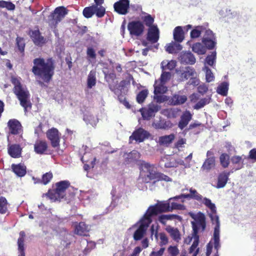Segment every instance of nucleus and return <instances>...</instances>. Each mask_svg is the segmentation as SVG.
<instances>
[{"instance_id": "nucleus-1", "label": "nucleus", "mask_w": 256, "mask_h": 256, "mask_svg": "<svg viewBox=\"0 0 256 256\" xmlns=\"http://www.w3.org/2000/svg\"><path fill=\"white\" fill-rule=\"evenodd\" d=\"M32 71L35 76H39L44 82H48L54 74V62L52 58L44 60L36 58L33 60Z\"/></svg>"}, {"instance_id": "nucleus-2", "label": "nucleus", "mask_w": 256, "mask_h": 256, "mask_svg": "<svg viewBox=\"0 0 256 256\" xmlns=\"http://www.w3.org/2000/svg\"><path fill=\"white\" fill-rule=\"evenodd\" d=\"M12 82L14 85V92L20 101V105L24 108L25 112L27 108H31L30 100V94L27 89L22 87L18 80L15 78H12Z\"/></svg>"}, {"instance_id": "nucleus-3", "label": "nucleus", "mask_w": 256, "mask_h": 256, "mask_svg": "<svg viewBox=\"0 0 256 256\" xmlns=\"http://www.w3.org/2000/svg\"><path fill=\"white\" fill-rule=\"evenodd\" d=\"M152 221L151 218L145 214L138 222L132 226V228H137L133 236L134 239L135 240H139L145 236L147 229Z\"/></svg>"}, {"instance_id": "nucleus-4", "label": "nucleus", "mask_w": 256, "mask_h": 256, "mask_svg": "<svg viewBox=\"0 0 256 256\" xmlns=\"http://www.w3.org/2000/svg\"><path fill=\"white\" fill-rule=\"evenodd\" d=\"M142 168L140 176L144 182H148L152 180H156L160 178V172H157L156 168L154 165L144 162L142 163Z\"/></svg>"}, {"instance_id": "nucleus-5", "label": "nucleus", "mask_w": 256, "mask_h": 256, "mask_svg": "<svg viewBox=\"0 0 256 256\" xmlns=\"http://www.w3.org/2000/svg\"><path fill=\"white\" fill-rule=\"evenodd\" d=\"M70 183L66 180L61 181L56 184L54 192L49 191L46 194L52 201L60 200L66 196V190L70 186Z\"/></svg>"}, {"instance_id": "nucleus-6", "label": "nucleus", "mask_w": 256, "mask_h": 256, "mask_svg": "<svg viewBox=\"0 0 256 256\" xmlns=\"http://www.w3.org/2000/svg\"><path fill=\"white\" fill-rule=\"evenodd\" d=\"M172 200H170V198L166 202H161L155 206H151L146 211L145 214L147 216L150 217L154 215H156L159 212H170V202Z\"/></svg>"}, {"instance_id": "nucleus-7", "label": "nucleus", "mask_w": 256, "mask_h": 256, "mask_svg": "<svg viewBox=\"0 0 256 256\" xmlns=\"http://www.w3.org/2000/svg\"><path fill=\"white\" fill-rule=\"evenodd\" d=\"M160 106L156 102H152L146 108L140 109L142 118L149 120L154 116L160 110Z\"/></svg>"}, {"instance_id": "nucleus-8", "label": "nucleus", "mask_w": 256, "mask_h": 256, "mask_svg": "<svg viewBox=\"0 0 256 256\" xmlns=\"http://www.w3.org/2000/svg\"><path fill=\"white\" fill-rule=\"evenodd\" d=\"M68 10L64 6L56 8L50 16L51 24L56 26L68 14Z\"/></svg>"}, {"instance_id": "nucleus-9", "label": "nucleus", "mask_w": 256, "mask_h": 256, "mask_svg": "<svg viewBox=\"0 0 256 256\" xmlns=\"http://www.w3.org/2000/svg\"><path fill=\"white\" fill-rule=\"evenodd\" d=\"M194 218L195 222H192L193 229L192 234H198V230H202V231H204L205 230L206 226V218L203 214L200 212L197 214Z\"/></svg>"}, {"instance_id": "nucleus-10", "label": "nucleus", "mask_w": 256, "mask_h": 256, "mask_svg": "<svg viewBox=\"0 0 256 256\" xmlns=\"http://www.w3.org/2000/svg\"><path fill=\"white\" fill-rule=\"evenodd\" d=\"M190 194H182L179 196L170 198V200L181 199L182 202H184V198L194 199L198 202H202V196L200 195L196 190L191 188L189 189Z\"/></svg>"}, {"instance_id": "nucleus-11", "label": "nucleus", "mask_w": 256, "mask_h": 256, "mask_svg": "<svg viewBox=\"0 0 256 256\" xmlns=\"http://www.w3.org/2000/svg\"><path fill=\"white\" fill-rule=\"evenodd\" d=\"M176 73L179 75L180 79L181 81H184L191 78L197 76L196 70L190 66L176 69Z\"/></svg>"}, {"instance_id": "nucleus-12", "label": "nucleus", "mask_w": 256, "mask_h": 256, "mask_svg": "<svg viewBox=\"0 0 256 256\" xmlns=\"http://www.w3.org/2000/svg\"><path fill=\"white\" fill-rule=\"evenodd\" d=\"M200 202L204 204L210 210V212L209 214V216L213 224H217V220L220 222L219 218L216 214V206L212 202L210 199L202 197V202Z\"/></svg>"}, {"instance_id": "nucleus-13", "label": "nucleus", "mask_w": 256, "mask_h": 256, "mask_svg": "<svg viewBox=\"0 0 256 256\" xmlns=\"http://www.w3.org/2000/svg\"><path fill=\"white\" fill-rule=\"evenodd\" d=\"M130 34L136 36H140L144 32V26L140 21H132L130 22L128 26Z\"/></svg>"}, {"instance_id": "nucleus-14", "label": "nucleus", "mask_w": 256, "mask_h": 256, "mask_svg": "<svg viewBox=\"0 0 256 256\" xmlns=\"http://www.w3.org/2000/svg\"><path fill=\"white\" fill-rule=\"evenodd\" d=\"M150 135V134L148 131L142 128H139L132 133V134L130 137V140L132 141L134 140L140 142L148 138Z\"/></svg>"}, {"instance_id": "nucleus-15", "label": "nucleus", "mask_w": 256, "mask_h": 256, "mask_svg": "<svg viewBox=\"0 0 256 256\" xmlns=\"http://www.w3.org/2000/svg\"><path fill=\"white\" fill-rule=\"evenodd\" d=\"M46 136L53 147L56 148L59 146L60 134L56 128H53L48 130L46 132Z\"/></svg>"}, {"instance_id": "nucleus-16", "label": "nucleus", "mask_w": 256, "mask_h": 256, "mask_svg": "<svg viewBox=\"0 0 256 256\" xmlns=\"http://www.w3.org/2000/svg\"><path fill=\"white\" fill-rule=\"evenodd\" d=\"M130 2L128 0H120L114 4V10L120 14H126L128 13Z\"/></svg>"}, {"instance_id": "nucleus-17", "label": "nucleus", "mask_w": 256, "mask_h": 256, "mask_svg": "<svg viewBox=\"0 0 256 256\" xmlns=\"http://www.w3.org/2000/svg\"><path fill=\"white\" fill-rule=\"evenodd\" d=\"M180 61L184 64H194L196 62L194 55L190 52H182L179 57Z\"/></svg>"}, {"instance_id": "nucleus-18", "label": "nucleus", "mask_w": 256, "mask_h": 256, "mask_svg": "<svg viewBox=\"0 0 256 256\" xmlns=\"http://www.w3.org/2000/svg\"><path fill=\"white\" fill-rule=\"evenodd\" d=\"M159 39V30L156 26L149 28L147 34V40L152 43H155Z\"/></svg>"}, {"instance_id": "nucleus-19", "label": "nucleus", "mask_w": 256, "mask_h": 256, "mask_svg": "<svg viewBox=\"0 0 256 256\" xmlns=\"http://www.w3.org/2000/svg\"><path fill=\"white\" fill-rule=\"evenodd\" d=\"M215 226L214 228V247L216 250V254H218V250L220 248V222L217 221V224H214Z\"/></svg>"}, {"instance_id": "nucleus-20", "label": "nucleus", "mask_w": 256, "mask_h": 256, "mask_svg": "<svg viewBox=\"0 0 256 256\" xmlns=\"http://www.w3.org/2000/svg\"><path fill=\"white\" fill-rule=\"evenodd\" d=\"M10 132L14 134H20L22 130L20 123L16 120H10L8 123Z\"/></svg>"}, {"instance_id": "nucleus-21", "label": "nucleus", "mask_w": 256, "mask_h": 256, "mask_svg": "<svg viewBox=\"0 0 256 256\" xmlns=\"http://www.w3.org/2000/svg\"><path fill=\"white\" fill-rule=\"evenodd\" d=\"M192 114L186 110L180 116V120L178 124V127L181 130H183L189 123L192 119Z\"/></svg>"}, {"instance_id": "nucleus-22", "label": "nucleus", "mask_w": 256, "mask_h": 256, "mask_svg": "<svg viewBox=\"0 0 256 256\" xmlns=\"http://www.w3.org/2000/svg\"><path fill=\"white\" fill-rule=\"evenodd\" d=\"M30 36L34 42L38 46H40L45 42L44 38L40 35L39 30H32L30 32Z\"/></svg>"}, {"instance_id": "nucleus-23", "label": "nucleus", "mask_w": 256, "mask_h": 256, "mask_svg": "<svg viewBox=\"0 0 256 256\" xmlns=\"http://www.w3.org/2000/svg\"><path fill=\"white\" fill-rule=\"evenodd\" d=\"M174 138L175 135L174 134L170 135L162 136L158 138V142L160 146H168L172 143Z\"/></svg>"}, {"instance_id": "nucleus-24", "label": "nucleus", "mask_w": 256, "mask_h": 256, "mask_svg": "<svg viewBox=\"0 0 256 256\" xmlns=\"http://www.w3.org/2000/svg\"><path fill=\"white\" fill-rule=\"evenodd\" d=\"M165 230L174 241L178 242L181 240L180 232L177 228H174L170 226H167Z\"/></svg>"}, {"instance_id": "nucleus-25", "label": "nucleus", "mask_w": 256, "mask_h": 256, "mask_svg": "<svg viewBox=\"0 0 256 256\" xmlns=\"http://www.w3.org/2000/svg\"><path fill=\"white\" fill-rule=\"evenodd\" d=\"M8 153L12 158H18L20 156L22 148L18 144H12L8 146Z\"/></svg>"}, {"instance_id": "nucleus-26", "label": "nucleus", "mask_w": 256, "mask_h": 256, "mask_svg": "<svg viewBox=\"0 0 256 256\" xmlns=\"http://www.w3.org/2000/svg\"><path fill=\"white\" fill-rule=\"evenodd\" d=\"M178 220L181 221L182 218L176 214H162L158 218V221L162 224L166 225L167 220Z\"/></svg>"}, {"instance_id": "nucleus-27", "label": "nucleus", "mask_w": 256, "mask_h": 256, "mask_svg": "<svg viewBox=\"0 0 256 256\" xmlns=\"http://www.w3.org/2000/svg\"><path fill=\"white\" fill-rule=\"evenodd\" d=\"M182 47L178 43L172 42L167 44L165 46L166 50L169 54H174L180 50Z\"/></svg>"}, {"instance_id": "nucleus-28", "label": "nucleus", "mask_w": 256, "mask_h": 256, "mask_svg": "<svg viewBox=\"0 0 256 256\" xmlns=\"http://www.w3.org/2000/svg\"><path fill=\"white\" fill-rule=\"evenodd\" d=\"M48 145L46 142L37 141L34 146V151L38 154H43L46 150Z\"/></svg>"}, {"instance_id": "nucleus-29", "label": "nucleus", "mask_w": 256, "mask_h": 256, "mask_svg": "<svg viewBox=\"0 0 256 256\" xmlns=\"http://www.w3.org/2000/svg\"><path fill=\"white\" fill-rule=\"evenodd\" d=\"M84 120L87 124L92 126H96L98 122V118L90 112H86L84 116Z\"/></svg>"}, {"instance_id": "nucleus-30", "label": "nucleus", "mask_w": 256, "mask_h": 256, "mask_svg": "<svg viewBox=\"0 0 256 256\" xmlns=\"http://www.w3.org/2000/svg\"><path fill=\"white\" fill-rule=\"evenodd\" d=\"M215 166V158H207L204 162L201 170L203 171L209 172Z\"/></svg>"}, {"instance_id": "nucleus-31", "label": "nucleus", "mask_w": 256, "mask_h": 256, "mask_svg": "<svg viewBox=\"0 0 256 256\" xmlns=\"http://www.w3.org/2000/svg\"><path fill=\"white\" fill-rule=\"evenodd\" d=\"M13 172L18 176H23L26 173V167L22 164H12Z\"/></svg>"}, {"instance_id": "nucleus-32", "label": "nucleus", "mask_w": 256, "mask_h": 256, "mask_svg": "<svg viewBox=\"0 0 256 256\" xmlns=\"http://www.w3.org/2000/svg\"><path fill=\"white\" fill-rule=\"evenodd\" d=\"M165 84L161 83V82L158 80H156L154 84V94H156L165 93L167 90V87Z\"/></svg>"}, {"instance_id": "nucleus-33", "label": "nucleus", "mask_w": 256, "mask_h": 256, "mask_svg": "<svg viewBox=\"0 0 256 256\" xmlns=\"http://www.w3.org/2000/svg\"><path fill=\"white\" fill-rule=\"evenodd\" d=\"M174 38L178 42H180L184 40V34L182 26H178L174 29Z\"/></svg>"}, {"instance_id": "nucleus-34", "label": "nucleus", "mask_w": 256, "mask_h": 256, "mask_svg": "<svg viewBox=\"0 0 256 256\" xmlns=\"http://www.w3.org/2000/svg\"><path fill=\"white\" fill-rule=\"evenodd\" d=\"M154 237L161 246L168 244V238L166 234L163 232L158 234V232H156L154 234Z\"/></svg>"}, {"instance_id": "nucleus-35", "label": "nucleus", "mask_w": 256, "mask_h": 256, "mask_svg": "<svg viewBox=\"0 0 256 256\" xmlns=\"http://www.w3.org/2000/svg\"><path fill=\"white\" fill-rule=\"evenodd\" d=\"M94 1L95 4L92 6L98 9L96 16L98 18H102L104 16L106 12L105 8L102 6L104 2V0H94Z\"/></svg>"}, {"instance_id": "nucleus-36", "label": "nucleus", "mask_w": 256, "mask_h": 256, "mask_svg": "<svg viewBox=\"0 0 256 256\" xmlns=\"http://www.w3.org/2000/svg\"><path fill=\"white\" fill-rule=\"evenodd\" d=\"M89 230L90 228L88 226H86L85 223L81 222L76 226L75 232L78 234L86 236V232Z\"/></svg>"}, {"instance_id": "nucleus-37", "label": "nucleus", "mask_w": 256, "mask_h": 256, "mask_svg": "<svg viewBox=\"0 0 256 256\" xmlns=\"http://www.w3.org/2000/svg\"><path fill=\"white\" fill-rule=\"evenodd\" d=\"M176 64V60H171L168 61V60H164L161 62V68L162 70H171L175 68Z\"/></svg>"}, {"instance_id": "nucleus-38", "label": "nucleus", "mask_w": 256, "mask_h": 256, "mask_svg": "<svg viewBox=\"0 0 256 256\" xmlns=\"http://www.w3.org/2000/svg\"><path fill=\"white\" fill-rule=\"evenodd\" d=\"M228 175L229 173H222L219 175L216 186L217 188H222L226 186L228 180Z\"/></svg>"}, {"instance_id": "nucleus-39", "label": "nucleus", "mask_w": 256, "mask_h": 256, "mask_svg": "<svg viewBox=\"0 0 256 256\" xmlns=\"http://www.w3.org/2000/svg\"><path fill=\"white\" fill-rule=\"evenodd\" d=\"M96 12L98 9L93 6L85 8L83 10V14L86 18H91L94 14H96Z\"/></svg>"}, {"instance_id": "nucleus-40", "label": "nucleus", "mask_w": 256, "mask_h": 256, "mask_svg": "<svg viewBox=\"0 0 256 256\" xmlns=\"http://www.w3.org/2000/svg\"><path fill=\"white\" fill-rule=\"evenodd\" d=\"M96 84V72L91 70L88 77L87 84L89 88H91L92 86H94Z\"/></svg>"}, {"instance_id": "nucleus-41", "label": "nucleus", "mask_w": 256, "mask_h": 256, "mask_svg": "<svg viewBox=\"0 0 256 256\" xmlns=\"http://www.w3.org/2000/svg\"><path fill=\"white\" fill-rule=\"evenodd\" d=\"M192 50L198 54H204L206 52V48L200 42L194 44L192 46Z\"/></svg>"}, {"instance_id": "nucleus-42", "label": "nucleus", "mask_w": 256, "mask_h": 256, "mask_svg": "<svg viewBox=\"0 0 256 256\" xmlns=\"http://www.w3.org/2000/svg\"><path fill=\"white\" fill-rule=\"evenodd\" d=\"M187 100L186 96L175 94L172 98V102L174 105L180 104L184 103Z\"/></svg>"}, {"instance_id": "nucleus-43", "label": "nucleus", "mask_w": 256, "mask_h": 256, "mask_svg": "<svg viewBox=\"0 0 256 256\" xmlns=\"http://www.w3.org/2000/svg\"><path fill=\"white\" fill-rule=\"evenodd\" d=\"M228 84L226 82H222L217 88L216 92L222 96H226L228 94Z\"/></svg>"}, {"instance_id": "nucleus-44", "label": "nucleus", "mask_w": 256, "mask_h": 256, "mask_svg": "<svg viewBox=\"0 0 256 256\" xmlns=\"http://www.w3.org/2000/svg\"><path fill=\"white\" fill-rule=\"evenodd\" d=\"M204 30V26H197L190 32V37L192 38L199 37L202 33H203Z\"/></svg>"}, {"instance_id": "nucleus-45", "label": "nucleus", "mask_w": 256, "mask_h": 256, "mask_svg": "<svg viewBox=\"0 0 256 256\" xmlns=\"http://www.w3.org/2000/svg\"><path fill=\"white\" fill-rule=\"evenodd\" d=\"M231 162L232 164H237L236 170H240L243 167V160L242 158L240 156H234L231 158Z\"/></svg>"}, {"instance_id": "nucleus-46", "label": "nucleus", "mask_w": 256, "mask_h": 256, "mask_svg": "<svg viewBox=\"0 0 256 256\" xmlns=\"http://www.w3.org/2000/svg\"><path fill=\"white\" fill-rule=\"evenodd\" d=\"M202 42L205 44L206 48L208 49L212 50V49L216 44V42H215V38H208L207 37H203L202 38Z\"/></svg>"}, {"instance_id": "nucleus-47", "label": "nucleus", "mask_w": 256, "mask_h": 256, "mask_svg": "<svg viewBox=\"0 0 256 256\" xmlns=\"http://www.w3.org/2000/svg\"><path fill=\"white\" fill-rule=\"evenodd\" d=\"M210 98H205L200 100L194 106V108L196 110H199L203 108L204 106L210 102Z\"/></svg>"}, {"instance_id": "nucleus-48", "label": "nucleus", "mask_w": 256, "mask_h": 256, "mask_svg": "<svg viewBox=\"0 0 256 256\" xmlns=\"http://www.w3.org/2000/svg\"><path fill=\"white\" fill-rule=\"evenodd\" d=\"M144 16H142L141 18L144 22L145 24L150 28L153 25L152 24L154 22V18L149 14L144 13Z\"/></svg>"}, {"instance_id": "nucleus-49", "label": "nucleus", "mask_w": 256, "mask_h": 256, "mask_svg": "<svg viewBox=\"0 0 256 256\" xmlns=\"http://www.w3.org/2000/svg\"><path fill=\"white\" fill-rule=\"evenodd\" d=\"M216 52H213L211 54L208 55L206 58V64L214 66L216 62Z\"/></svg>"}, {"instance_id": "nucleus-50", "label": "nucleus", "mask_w": 256, "mask_h": 256, "mask_svg": "<svg viewBox=\"0 0 256 256\" xmlns=\"http://www.w3.org/2000/svg\"><path fill=\"white\" fill-rule=\"evenodd\" d=\"M193 238L194 240L192 246L190 247L189 250L190 253H193L196 250L198 244V236L197 234H192V237L190 239L189 242H190L192 238Z\"/></svg>"}, {"instance_id": "nucleus-51", "label": "nucleus", "mask_w": 256, "mask_h": 256, "mask_svg": "<svg viewBox=\"0 0 256 256\" xmlns=\"http://www.w3.org/2000/svg\"><path fill=\"white\" fill-rule=\"evenodd\" d=\"M8 210V202L4 197H0V214H4Z\"/></svg>"}, {"instance_id": "nucleus-52", "label": "nucleus", "mask_w": 256, "mask_h": 256, "mask_svg": "<svg viewBox=\"0 0 256 256\" xmlns=\"http://www.w3.org/2000/svg\"><path fill=\"white\" fill-rule=\"evenodd\" d=\"M172 74L170 72H166V70H162V72L158 80L161 82V83L166 84L170 80Z\"/></svg>"}, {"instance_id": "nucleus-53", "label": "nucleus", "mask_w": 256, "mask_h": 256, "mask_svg": "<svg viewBox=\"0 0 256 256\" xmlns=\"http://www.w3.org/2000/svg\"><path fill=\"white\" fill-rule=\"evenodd\" d=\"M148 94V90H144L139 92L136 96V100L138 103H142Z\"/></svg>"}, {"instance_id": "nucleus-54", "label": "nucleus", "mask_w": 256, "mask_h": 256, "mask_svg": "<svg viewBox=\"0 0 256 256\" xmlns=\"http://www.w3.org/2000/svg\"><path fill=\"white\" fill-rule=\"evenodd\" d=\"M203 70L206 72V78L207 82H211L214 80V76L211 70L207 66H204Z\"/></svg>"}, {"instance_id": "nucleus-55", "label": "nucleus", "mask_w": 256, "mask_h": 256, "mask_svg": "<svg viewBox=\"0 0 256 256\" xmlns=\"http://www.w3.org/2000/svg\"><path fill=\"white\" fill-rule=\"evenodd\" d=\"M0 7L2 8H6L8 10H12L15 8V5L10 2L1 0L0 1Z\"/></svg>"}, {"instance_id": "nucleus-56", "label": "nucleus", "mask_w": 256, "mask_h": 256, "mask_svg": "<svg viewBox=\"0 0 256 256\" xmlns=\"http://www.w3.org/2000/svg\"><path fill=\"white\" fill-rule=\"evenodd\" d=\"M220 164L224 168H226L229 164V156L225 154H222L220 158Z\"/></svg>"}, {"instance_id": "nucleus-57", "label": "nucleus", "mask_w": 256, "mask_h": 256, "mask_svg": "<svg viewBox=\"0 0 256 256\" xmlns=\"http://www.w3.org/2000/svg\"><path fill=\"white\" fill-rule=\"evenodd\" d=\"M186 142V140L184 138H180L174 144V148L178 150H180L181 148L184 147V144Z\"/></svg>"}, {"instance_id": "nucleus-58", "label": "nucleus", "mask_w": 256, "mask_h": 256, "mask_svg": "<svg viewBox=\"0 0 256 256\" xmlns=\"http://www.w3.org/2000/svg\"><path fill=\"white\" fill-rule=\"evenodd\" d=\"M170 212H172L174 210H182L185 208V207L183 204H179L176 202H170Z\"/></svg>"}, {"instance_id": "nucleus-59", "label": "nucleus", "mask_w": 256, "mask_h": 256, "mask_svg": "<svg viewBox=\"0 0 256 256\" xmlns=\"http://www.w3.org/2000/svg\"><path fill=\"white\" fill-rule=\"evenodd\" d=\"M52 172H46L42 176V183L44 184H48L52 180Z\"/></svg>"}, {"instance_id": "nucleus-60", "label": "nucleus", "mask_w": 256, "mask_h": 256, "mask_svg": "<svg viewBox=\"0 0 256 256\" xmlns=\"http://www.w3.org/2000/svg\"><path fill=\"white\" fill-rule=\"evenodd\" d=\"M168 252L170 256H176L179 254V250L176 246H170L168 248Z\"/></svg>"}, {"instance_id": "nucleus-61", "label": "nucleus", "mask_w": 256, "mask_h": 256, "mask_svg": "<svg viewBox=\"0 0 256 256\" xmlns=\"http://www.w3.org/2000/svg\"><path fill=\"white\" fill-rule=\"evenodd\" d=\"M86 54L88 58L95 59L96 58V54L94 49L91 47H88L87 48Z\"/></svg>"}, {"instance_id": "nucleus-62", "label": "nucleus", "mask_w": 256, "mask_h": 256, "mask_svg": "<svg viewBox=\"0 0 256 256\" xmlns=\"http://www.w3.org/2000/svg\"><path fill=\"white\" fill-rule=\"evenodd\" d=\"M128 156L130 158L136 160L140 158V154L136 150H132L129 154Z\"/></svg>"}, {"instance_id": "nucleus-63", "label": "nucleus", "mask_w": 256, "mask_h": 256, "mask_svg": "<svg viewBox=\"0 0 256 256\" xmlns=\"http://www.w3.org/2000/svg\"><path fill=\"white\" fill-rule=\"evenodd\" d=\"M204 35L203 37H207L208 38H214V36L212 32L210 29H206V28L204 27Z\"/></svg>"}, {"instance_id": "nucleus-64", "label": "nucleus", "mask_w": 256, "mask_h": 256, "mask_svg": "<svg viewBox=\"0 0 256 256\" xmlns=\"http://www.w3.org/2000/svg\"><path fill=\"white\" fill-rule=\"evenodd\" d=\"M19 255L18 256H24V245H22V241L20 240H19V245H18Z\"/></svg>"}]
</instances>
